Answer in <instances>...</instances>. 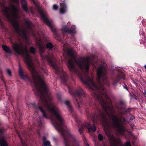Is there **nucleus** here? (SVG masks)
Masks as SVG:
<instances>
[{"instance_id":"4be33fe9","label":"nucleus","mask_w":146,"mask_h":146,"mask_svg":"<svg viewBox=\"0 0 146 146\" xmlns=\"http://www.w3.org/2000/svg\"><path fill=\"white\" fill-rule=\"evenodd\" d=\"M84 143L86 146H89V145L86 141H84Z\"/></svg>"},{"instance_id":"bb28decb","label":"nucleus","mask_w":146,"mask_h":146,"mask_svg":"<svg viewBox=\"0 0 146 146\" xmlns=\"http://www.w3.org/2000/svg\"><path fill=\"white\" fill-rule=\"evenodd\" d=\"M124 88H125L126 90H128L127 87V86L125 85V86H123Z\"/></svg>"},{"instance_id":"f704fd0d","label":"nucleus","mask_w":146,"mask_h":146,"mask_svg":"<svg viewBox=\"0 0 146 146\" xmlns=\"http://www.w3.org/2000/svg\"><path fill=\"white\" fill-rule=\"evenodd\" d=\"M91 104H89V106H91Z\"/></svg>"},{"instance_id":"2f4dec72","label":"nucleus","mask_w":146,"mask_h":146,"mask_svg":"<svg viewBox=\"0 0 146 146\" xmlns=\"http://www.w3.org/2000/svg\"><path fill=\"white\" fill-rule=\"evenodd\" d=\"M72 80L73 81H74V79L72 78Z\"/></svg>"},{"instance_id":"4468645a","label":"nucleus","mask_w":146,"mask_h":146,"mask_svg":"<svg viewBox=\"0 0 146 146\" xmlns=\"http://www.w3.org/2000/svg\"><path fill=\"white\" fill-rule=\"evenodd\" d=\"M43 118L41 117L39 119V120L38 121V126L39 127H40L42 126L43 124Z\"/></svg>"},{"instance_id":"aec40b11","label":"nucleus","mask_w":146,"mask_h":146,"mask_svg":"<svg viewBox=\"0 0 146 146\" xmlns=\"http://www.w3.org/2000/svg\"><path fill=\"white\" fill-rule=\"evenodd\" d=\"M53 8L54 9L56 10L57 9L58 7L57 5H54L53 6Z\"/></svg>"},{"instance_id":"ddd939ff","label":"nucleus","mask_w":146,"mask_h":146,"mask_svg":"<svg viewBox=\"0 0 146 146\" xmlns=\"http://www.w3.org/2000/svg\"><path fill=\"white\" fill-rule=\"evenodd\" d=\"M64 104L68 106L69 111L71 112H72L73 110L70 105V102L68 101H66L64 102Z\"/></svg>"},{"instance_id":"20e7f679","label":"nucleus","mask_w":146,"mask_h":146,"mask_svg":"<svg viewBox=\"0 0 146 146\" xmlns=\"http://www.w3.org/2000/svg\"><path fill=\"white\" fill-rule=\"evenodd\" d=\"M74 119L75 121L77 123L78 126V131L80 134H82L83 130L84 128H88L89 132L90 131H94L96 129V127L94 124L91 125L88 122L85 123L84 124H82L80 122V120L77 116H76L74 117Z\"/></svg>"},{"instance_id":"dca6fc26","label":"nucleus","mask_w":146,"mask_h":146,"mask_svg":"<svg viewBox=\"0 0 146 146\" xmlns=\"http://www.w3.org/2000/svg\"><path fill=\"white\" fill-rule=\"evenodd\" d=\"M30 52L32 54H34L35 52V50L33 47H31L30 48Z\"/></svg>"},{"instance_id":"f03ea898","label":"nucleus","mask_w":146,"mask_h":146,"mask_svg":"<svg viewBox=\"0 0 146 146\" xmlns=\"http://www.w3.org/2000/svg\"><path fill=\"white\" fill-rule=\"evenodd\" d=\"M33 1L37 7L38 11L40 14L44 22L46 23L47 25L49 27L52 31L54 35H55L56 39L60 41H62L63 39L61 35L58 34L56 32L55 27L52 24L51 21L49 19L46 13L38 7V5L36 4L34 1Z\"/></svg>"},{"instance_id":"393cba45","label":"nucleus","mask_w":146,"mask_h":146,"mask_svg":"<svg viewBox=\"0 0 146 146\" xmlns=\"http://www.w3.org/2000/svg\"><path fill=\"white\" fill-rule=\"evenodd\" d=\"M134 118V116H132L130 118L129 120H132Z\"/></svg>"},{"instance_id":"c85d7f7f","label":"nucleus","mask_w":146,"mask_h":146,"mask_svg":"<svg viewBox=\"0 0 146 146\" xmlns=\"http://www.w3.org/2000/svg\"><path fill=\"white\" fill-rule=\"evenodd\" d=\"M72 39L73 40H74V41H75L76 39L74 36L73 37V38H72Z\"/></svg>"},{"instance_id":"f3484780","label":"nucleus","mask_w":146,"mask_h":146,"mask_svg":"<svg viewBox=\"0 0 146 146\" xmlns=\"http://www.w3.org/2000/svg\"><path fill=\"white\" fill-rule=\"evenodd\" d=\"M75 105L76 106H78V108H79L80 107V104H79V102L78 100V99L77 98H76V99L75 102H74Z\"/></svg>"},{"instance_id":"423d86ee","label":"nucleus","mask_w":146,"mask_h":146,"mask_svg":"<svg viewBox=\"0 0 146 146\" xmlns=\"http://www.w3.org/2000/svg\"><path fill=\"white\" fill-rule=\"evenodd\" d=\"M69 24V23H68L67 25L62 26L61 30L63 34L66 33L72 34L76 33L75 26L72 25L70 27H69L68 26Z\"/></svg>"},{"instance_id":"473e14b6","label":"nucleus","mask_w":146,"mask_h":146,"mask_svg":"<svg viewBox=\"0 0 146 146\" xmlns=\"http://www.w3.org/2000/svg\"><path fill=\"white\" fill-rule=\"evenodd\" d=\"M123 104V102H121V104Z\"/></svg>"},{"instance_id":"72a5a7b5","label":"nucleus","mask_w":146,"mask_h":146,"mask_svg":"<svg viewBox=\"0 0 146 146\" xmlns=\"http://www.w3.org/2000/svg\"><path fill=\"white\" fill-rule=\"evenodd\" d=\"M5 87L6 89H7V87L6 86H5Z\"/></svg>"},{"instance_id":"a211bd4d","label":"nucleus","mask_w":146,"mask_h":146,"mask_svg":"<svg viewBox=\"0 0 146 146\" xmlns=\"http://www.w3.org/2000/svg\"><path fill=\"white\" fill-rule=\"evenodd\" d=\"M99 140L100 141H102L103 139V136L101 134H99L98 136Z\"/></svg>"},{"instance_id":"1a4fd4ad","label":"nucleus","mask_w":146,"mask_h":146,"mask_svg":"<svg viewBox=\"0 0 146 146\" xmlns=\"http://www.w3.org/2000/svg\"><path fill=\"white\" fill-rule=\"evenodd\" d=\"M22 7L24 10L27 13L29 12L27 6V3L25 0H21Z\"/></svg>"},{"instance_id":"6e6552de","label":"nucleus","mask_w":146,"mask_h":146,"mask_svg":"<svg viewBox=\"0 0 146 146\" xmlns=\"http://www.w3.org/2000/svg\"><path fill=\"white\" fill-rule=\"evenodd\" d=\"M60 12L62 14L65 13L67 10V6L64 3H60Z\"/></svg>"},{"instance_id":"b1692460","label":"nucleus","mask_w":146,"mask_h":146,"mask_svg":"<svg viewBox=\"0 0 146 146\" xmlns=\"http://www.w3.org/2000/svg\"><path fill=\"white\" fill-rule=\"evenodd\" d=\"M3 22L1 20V19L0 18V24L1 25H3Z\"/></svg>"},{"instance_id":"c756f323","label":"nucleus","mask_w":146,"mask_h":146,"mask_svg":"<svg viewBox=\"0 0 146 146\" xmlns=\"http://www.w3.org/2000/svg\"><path fill=\"white\" fill-rule=\"evenodd\" d=\"M36 62L38 63V64L39 65V62H38V61L36 60Z\"/></svg>"},{"instance_id":"39448f33","label":"nucleus","mask_w":146,"mask_h":146,"mask_svg":"<svg viewBox=\"0 0 146 146\" xmlns=\"http://www.w3.org/2000/svg\"><path fill=\"white\" fill-rule=\"evenodd\" d=\"M115 70H117L119 73L115 77L111 78L112 84L114 86L116 85L120 80L124 79L125 77V74L121 72L120 69L117 68Z\"/></svg>"},{"instance_id":"7c9ffc66","label":"nucleus","mask_w":146,"mask_h":146,"mask_svg":"<svg viewBox=\"0 0 146 146\" xmlns=\"http://www.w3.org/2000/svg\"><path fill=\"white\" fill-rule=\"evenodd\" d=\"M144 67H145V69H146V65H145L144 66Z\"/></svg>"},{"instance_id":"cd10ccee","label":"nucleus","mask_w":146,"mask_h":146,"mask_svg":"<svg viewBox=\"0 0 146 146\" xmlns=\"http://www.w3.org/2000/svg\"><path fill=\"white\" fill-rule=\"evenodd\" d=\"M37 133H38L39 135L40 136V131L39 130H38L37 131Z\"/></svg>"},{"instance_id":"a878e982","label":"nucleus","mask_w":146,"mask_h":146,"mask_svg":"<svg viewBox=\"0 0 146 146\" xmlns=\"http://www.w3.org/2000/svg\"><path fill=\"white\" fill-rule=\"evenodd\" d=\"M143 94L144 96L146 97V92L145 91V92H143Z\"/></svg>"},{"instance_id":"f257e3e1","label":"nucleus","mask_w":146,"mask_h":146,"mask_svg":"<svg viewBox=\"0 0 146 146\" xmlns=\"http://www.w3.org/2000/svg\"><path fill=\"white\" fill-rule=\"evenodd\" d=\"M63 55L68 61L67 65L71 73L76 75L83 84L87 86L91 90L92 94L98 101L103 109L102 110L98 105L93 104L94 112H88L85 107L87 116L92 120H107L108 116L111 120H122L115 115L114 111L111 101L104 85L109 86L110 83L107 77L106 69L101 65L97 71L98 85L95 82L94 77L91 73H88L90 65L92 64L91 60L89 57H81L76 59L73 49L68 46L67 43L63 45Z\"/></svg>"},{"instance_id":"f8f14e48","label":"nucleus","mask_w":146,"mask_h":146,"mask_svg":"<svg viewBox=\"0 0 146 146\" xmlns=\"http://www.w3.org/2000/svg\"><path fill=\"white\" fill-rule=\"evenodd\" d=\"M117 108L119 112V113L121 114H125V112L123 111H125V109L122 107L121 106H120V107H118Z\"/></svg>"},{"instance_id":"412c9836","label":"nucleus","mask_w":146,"mask_h":146,"mask_svg":"<svg viewBox=\"0 0 146 146\" xmlns=\"http://www.w3.org/2000/svg\"><path fill=\"white\" fill-rule=\"evenodd\" d=\"M19 138H20L21 140V143H22V144L23 145H25L23 143V140H22V139H21L20 135H19Z\"/></svg>"},{"instance_id":"9b49d317","label":"nucleus","mask_w":146,"mask_h":146,"mask_svg":"<svg viewBox=\"0 0 146 146\" xmlns=\"http://www.w3.org/2000/svg\"><path fill=\"white\" fill-rule=\"evenodd\" d=\"M43 142L44 145L45 146H51L50 145V142L47 140L45 137H43Z\"/></svg>"},{"instance_id":"0eeeda50","label":"nucleus","mask_w":146,"mask_h":146,"mask_svg":"<svg viewBox=\"0 0 146 146\" xmlns=\"http://www.w3.org/2000/svg\"><path fill=\"white\" fill-rule=\"evenodd\" d=\"M4 129L3 127H0V146H7V144L5 140V137L3 135Z\"/></svg>"},{"instance_id":"5701e85b","label":"nucleus","mask_w":146,"mask_h":146,"mask_svg":"<svg viewBox=\"0 0 146 146\" xmlns=\"http://www.w3.org/2000/svg\"><path fill=\"white\" fill-rule=\"evenodd\" d=\"M123 121L124 122H127V119H126L125 118H124L123 119Z\"/></svg>"},{"instance_id":"7ed1b4c3","label":"nucleus","mask_w":146,"mask_h":146,"mask_svg":"<svg viewBox=\"0 0 146 146\" xmlns=\"http://www.w3.org/2000/svg\"><path fill=\"white\" fill-rule=\"evenodd\" d=\"M105 131L107 136L109 138L111 141V146H131L130 143L129 142L125 143L124 145L121 144V141L119 138H115L111 134V133L109 125H108L107 129H105Z\"/></svg>"},{"instance_id":"2eb2a0df","label":"nucleus","mask_w":146,"mask_h":146,"mask_svg":"<svg viewBox=\"0 0 146 146\" xmlns=\"http://www.w3.org/2000/svg\"><path fill=\"white\" fill-rule=\"evenodd\" d=\"M0 75L1 76V79L3 82L5 83V81L4 79V77L3 75L2 70L0 69Z\"/></svg>"},{"instance_id":"6ab92c4d","label":"nucleus","mask_w":146,"mask_h":146,"mask_svg":"<svg viewBox=\"0 0 146 146\" xmlns=\"http://www.w3.org/2000/svg\"><path fill=\"white\" fill-rule=\"evenodd\" d=\"M6 72L8 74L9 76H11V72L10 70L9 69H7L6 70Z\"/></svg>"},{"instance_id":"9d476101","label":"nucleus","mask_w":146,"mask_h":146,"mask_svg":"<svg viewBox=\"0 0 146 146\" xmlns=\"http://www.w3.org/2000/svg\"><path fill=\"white\" fill-rule=\"evenodd\" d=\"M2 47L3 49L7 52L9 53H11L12 51L11 48L6 45H3Z\"/></svg>"}]
</instances>
